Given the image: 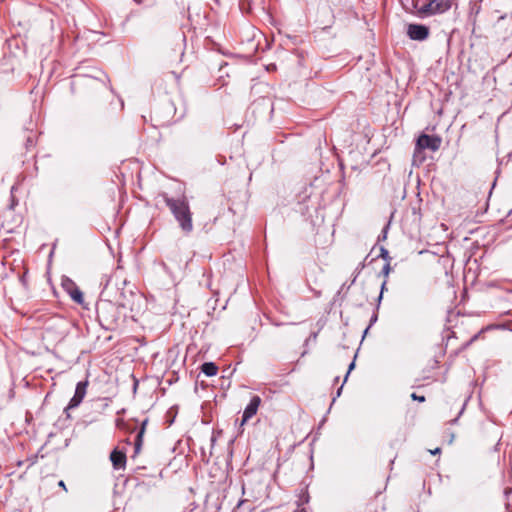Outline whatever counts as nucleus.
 Masks as SVG:
<instances>
[{
	"mask_svg": "<svg viewBox=\"0 0 512 512\" xmlns=\"http://www.w3.org/2000/svg\"><path fill=\"white\" fill-rule=\"evenodd\" d=\"M123 285L124 287L120 289L118 296L115 298L116 304L130 312H138L141 307L142 296L132 288H126V281H123Z\"/></svg>",
	"mask_w": 512,
	"mask_h": 512,
	"instance_id": "obj_3",
	"label": "nucleus"
},
{
	"mask_svg": "<svg viewBox=\"0 0 512 512\" xmlns=\"http://www.w3.org/2000/svg\"><path fill=\"white\" fill-rule=\"evenodd\" d=\"M70 288H68V293L72 300L77 304L82 305L84 303V296L82 291L74 284L70 283Z\"/></svg>",
	"mask_w": 512,
	"mask_h": 512,
	"instance_id": "obj_11",
	"label": "nucleus"
},
{
	"mask_svg": "<svg viewBox=\"0 0 512 512\" xmlns=\"http://www.w3.org/2000/svg\"><path fill=\"white\" fill-rule=\"evenodd\" d=\"M354 366H355L354 362H352V363L349 365V368H348V371H347V373H346V376H345L344 382L347 380V378H348V376H349L350 372L352 371V369L354 368Z\"/></svg>",
	"mask_w": 512,
	"mask_h": 512,
	"instance_id": "obj_18",
	"label": "nucleus"
},
{
	"mask_svg": "<svg viewBox=\"0 0 512 512\" xmlns=\"http://www.w3.org/2000/svg\"><path fill=\"white\" fill-rule=\"evenodd\" d=\"M411 398L413 400H415V401H418V402H424L425 401V397L424 396H419L416 393H412L411 394Z\"/></svg>",
	"mask_w": 512,
	"mask_h": 512,
	"instance_id": "obj_17",
	"label": "nucleus"
},
{
	"mask_svg": "<svg viewBox=\"0 0 512 512\" xmlns=\"http://www.w3.org/2000/svg\"><path fill=\"white\" fill-rule=\"evenodd\" d=\"M82 85L93 91H105L107 90V83L104 79H100L92 76H84L80 78Z\"/></svg>",
	"mask_w": 512,
	"mask_h": 512,
	"instance_id": "obj_8",
	"label": "nucleus"
},
{
	"mask_svg": "<svg viewBox=\"0 0 512 512\" xmlns=\"http://www.w3.org/2000/svg\"><path fill=\"white\" fill-rule=\"evenodd\" d=\"M441 142V138L437 135L421 134L416 141V145L422 150L429 149L435 152L440 148Z\"/></svg>",
	"mask_w": 512,
	"mask_h": 512,
	"instance_id": "obj_5",
	"label": "nucleus"
},
{
	"mask_svg": "<svg viewBox=\"0 0 512 512\" xmlns=\"http://www.w3.org/2000/svg\"><path fill=\"white\" fill-rule=\"evenodd\" d=\"M426 159V156L424 154V150L419 148L417 145H415L414 153H413V164L414 165H421Z\"/></svg>",
	"mask_w": 512,
	"mask_h": 512,
	"instance_id": "obj_13",
	"label": "nucleus"
},
{
	"mask_svg": "<svg viewBox=\"0 0 512 512\" xmlns=\"http://www.w3.org/2000/svg\"><path fill=\"white\" fill-rule=\"evenodd\" d=\"M391 271L390 262H386L384 267L382 268V274L387 277Z\"/></svg>",
	"mask_w": 512,
	"mask_h": 512,
	"instance_id": "obj_16",
	"label": "nucleus"
},
{
	"mask_svg": "<svg viewBox=\"0 0 512 512\" xmlns=\"http://www.w3.org/2000/svg\"><path fill=\"white\" fill-rule=\"evenodd\" d=\"M147 423H148V420H147V419H145V420L142 422V424H141L140 429H143V433H145Z\"/></svg>",
	"mask_w": 512,
	"mask_h": 512,
	"instance_id": "obj_19",
	"label": "nucleus"
},
{
	"mask_svg": "<svg viewBox=\"0 0 512 512\" xmlns=\"http://www.w3.org/2000/svg\"><path fill=\"white\" fill-rule=\"evenodd\" d=\"M341 390H342V386L339 388V390H338V392H337V395H338V396L340 395Z\"/></svg>",
	"mask_w": 512,
	"mask_h": 512,
	"instance_id": "obj_22",
	"label": "nucleus"
},
{
	"mask_svg": "<svg viewBox=\"0 0 512 512\" xmlns=\"http://www.w3.org/2000/svg\"><path fill=\"white\" fill-rule=\"evenodd\" d=\"M165 204L169 207L179 226L185 233L193 230L192 213L186 197L171 198L167 194L162 195Z\"/></svg>",
	"mask_w": 512,
	"mask_h": 512,
	"instance_id": "obj_1",
	"label": "nucleus"
},
{
	"mask_svg": "<svg viewBox=\"0 0 512 512\" xmlns=\"http://www.w3.org/2000/svg\"><path fill=\"white\" fill-rule=\"evenodd\" d=\"M260 404L261 398L258 395H254L243 412L241 425H244L249 419H251L257 413Z\"/></svg>",
	"mask_w": 512,
	"mask_h": 512,
	"instance_id": "obj_9",
	"label": "nucleus"
},
{
	"mask_svg": "<svg viewBox=\"0 0 512 512\" xmlns=\"http://www.w3.org/2000/svg\"><path fill=\"white\" fill-rule=\"evenodd\" d=\"M380 257H382L383 259L386 260V262H390V256H389V252L387 249L385 248H381V252H380Z\"/></svg>",
	"mask_w": 512,
	"mask_h": 512,
	"instance_id": "obj_15",
	"label": "nucleus"
},
{
	"mask_svg": "<svg viewBox=\"0 0 512 512\" xmlns=\"http://www.w3.org/2000/svg\"><path fill=\"white\" fill-rule=\"evenodd\" d=\"M429 33V28L422 24H409L407 27V35L412 40L424 41L428 38Z\"/></svg>",
	"mask_w": 512,
	"mask_h": 512,
	"instance_id": "obj_6",
	"label": "nucleus"
},
{
	"mask_svg": "<svg viewBox=\"0 0 512 512\" xmlns=\"http://www.w3.org/2000/svg\"><path fill=\"white\" fill-rule=\"evenodd\" d=\"M119 308L116 303L108 300H103L97 304V317L102 326L112 329L117 325L120 318Z\"/></svg>",
	"mask_w": 512,
	"mask_h": 512,
	"instance_id": "obj_2",
	"label": "nucleus"
},
{
	"mask_svg": "<svg viewBox=\"0 0 512 512\" xmlns=\"http://www.w3.org/2000/svg\"><path fill=\"white\" fill-rule=\"evenodd\" d=\"M431 453L433 455L440 453V448H436L435 450H432Z\"/></svg>",
	"mask_w": 512,
	"mask_h": 512,
	"instance_id": "obj_21",
	"label": "nucleus"
},
{
	"mask_svg": "<svg viewBox=\"0 0 512 512\" xmlns=\"http://www.w3.org/2000/svg\"><path fill=\"white\" fill-rule=\"evenodd\" d=\"M385 285H386V281H384L382 284V290L385 288Z\"/></svg>",
	"mask_w": 512,
	"mask_h": 512,
	"instance_id": "obj_23",
	"label": "nucleus"
},
{
	"mask_svg": "<svg viewBox=\"0 0 512 512\" xmlns=\"http://www.w3.org/2000/svg\"><path fill=\"white\" fill-rule=\"evenodd\" d=\"M58 485L62 487L65 491H67L66 485L63 480L59 481Z\"/></svg>",
	"mask_w": 512,
	"mask_h": 512,
	"instance_id": "obj_20",
	"label": "nucleus"
},
{
	"mask_svg": "<svg viewBox=\"0 0 512 512\" xmlns=\"http://www.w3.org/2000/svg\"><path fill=\"white\" fill-rule=\"evenodd\" d=\"M457 0H429L419 5V1L415 4L417 13L421 17L443 14L451 9Z\"/></svg>",
	"mask_w": 512,
	"mask_h": 512,
	"instance_id": "obj_4",
	"label": "nucleus"
},
{
	"mask_svg": "<svg viewBox=\"0 0 512 512\" xmlns=\"http://www.w3.org/2000/svg\"><path fill=\"white\" fill-rule=\"evenodd\" d=\"M126 459V454L118 449H114L110 454V460L116 470L125 469Z\"/></svg>",
	"mask_w": 512,
	"mask_h": 512,
	"instance_id": "obj_10",
	"label": "nucleus"
},
{
	"mask_svg": "<svg viewBox=\"0 0 512 512\" xmlns=\"http://www.w3.org/2000/svg\"><path fill=\"white\" fill-rule=\"evenodd\" d=\"M201 371L206 375V376H215L218 372V367L216 366L215 363L213 362H205L202 364L201 366Z\"/></svg>",
	"mask_w": 512,
	"mask_h": 512,
	"instance_id": "obj_12",
	"label": "nucleus"
},
{
	"mask_svg": "<svg viewBox=\"0 0 512 512\" xmlns=\"http://www.w3.org/2000/svg\"><path fill=\"white\" fill-rule=\"evenodd\" d=\"M144 434L145 433H143V429H139V431L136 435L135 443H134V454L135 455H137L141 450Z\"/></svg>",
	"mask_w": 512,
	"mask_h": 512,
	"instance_id": "obj_14",
	"label": "nucleus"
},
{
	"mask_svg": "<svg viewBox=\"0 0 512 512\" xmlns=\"http://www.w3.org/2000/svg\"><path fill=\"white\" fill-rule=\"evenodd\" d=\"M88 381H80L76 385L74 396L71 398L68 409L76 408L83 401L87 391Z\"/></svg>",
	"mask_w": 512,
	"mask_h": 512,
	"instance_id": "obj_7",
	"label": "nucleus"
}]
</instances>
